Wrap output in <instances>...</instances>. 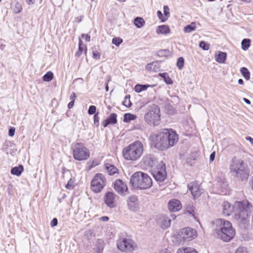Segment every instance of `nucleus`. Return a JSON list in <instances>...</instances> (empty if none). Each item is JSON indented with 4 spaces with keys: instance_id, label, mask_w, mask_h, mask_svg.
Here are the masks:
<instances>
[{
    "instance_id": "1",
    "label": "nucleus",
    "mask_w": 253,
    "mask_h": 253,
    "mask_svg": "<svg viewBox=\"0 0 253 253\" xmlns=\"http://www.w3.org/2000/svg\"><path fill=\"white\" fill-rule=\"evenodd\" d=\"M222 207L223 214L228 216L234 213L235 218L241 221L245 220L253 211L252 205L248 201L236 202L233 206L228 202H224Z\"/></svg>"
},
{
    "instance_id": "2",
    "label": "nucleus",
    "mask_w": 253,
    "mask_h": 253,
    "mask_svg": "<svg viewBox=\"0 0 253 253\" xmlns=\"http://www.w3.org/2000/svg\"><path fill=\"white\" fill-rule=\"evenodd\" d=\"M156 148L164 151L173 146L179 139L178 135L172 129H164L157 134L150 136Z\"/></svg>"
},
{
    "instance_id": "3",
    "label": "nucleus",
    "mask_w": 253,
    "mask_h": 253,
    "mask_svg": "<svg viewBox=\"0 0 253 253\" xmlns=\"http://www.w3.org/2000/svg\"><path fill=\"white\" fill-rule=\"evenodd\" d=\"M213 223L215 225L213 234L217 238L227 242L234 237L235 232L229 221L222 219H217Z\"/></svg>"
},
{
    "instance_id": "4",
    "label": "nucleus",
    "mask_w": 253,
    "mask_h": 253,
    "mask_svg": "<svg viewBox=\"0 0 253 253\" xmlns=\"http://www.w3.org/2000/svg\"><path fill=\"white\" fill-rule=\"evenodd\" d=\"M130 183L134 188L146 189L152 185V180L147 174L137 171L130 177Z\"/></svg>"
},
{
    "instance_id": "5",
    "label": "nucleus",
    "mask_w": 253,
    "mask_h": 253,
    "mask_svg": "<svg viewBox=\"0 0 253 253\" xmlns=\"http://www.w3.org/2000/svg\"><path fill=\"white\" fill-rule=\"evenodd\" d=\"M230 169L231 172L238 179L243 180L248 178V168L242 160L234 157L230 165Z\"/></svg>"
},
{
    "instance_id": "6",
    "label": "nucleus",
    "mask_w": 253,
    "mask_h": 253,
    "mask_svg": "<svg viewBox=\"0 0 253 253\" xmlns=\"http://www.w3.org/2000/svg\"><path fill=\"white\" fill-rule=\"evenodd\" d=\"M143 151L142 143L139 141H136L125 147L123 153L126 160L136 161L141 157Z\"/></svg>"
},
{
    "instance_id": "7",
    "label": "nucleus",
    "mask_w": 253,
    "mask_h": 253,
    "mask_svg": "<svg viewBox=\"0 0 253 253\" xmlns=\"http://www.w3.org/2000/svg\"><path fill=\"white\" fill-rule=\"evenodd\" d=\"M160 109L157 105L153 104L149 106L144 116L145 121L151 126H158L160 124Z\"/></svg>"
},
{
    "instance_id": "8",
    "label": "nucleus",
    "mask_w": 253,
    "mask_h": 253,
    "mask_svg": "<svg viewBox=\"0 0 253 253\" xmlns=\"http://www.w3.org/2000/svg\"><path fill=\"white\" fill-rule=\"evenodd\" d=\"M74 158L78 161L87 160L90 156L89 150L82 143H77L72 147Z\"/></svg>"
},
{
    "instance_id": "9",
    "label": "nucleus",
    "mask_w": 253,
    "mask_h": 253,
    "mask_svg": "<svg viewBox=\"0 0 253 253\" xmlns=\"http://www.w3.org/2000/svg\"><path fill=\"white\" fill-rule=\"evenodd\" d=\"M106 183L104 175L102 173L95 174L91 181L90 188L95 193L100 192Z\"/></svg>"
},
{
    "instance_id": "10",
    "label": "nucleus",
    "mask_w": 253,
    "mask_h": 253,
    "mask_svg": "<svg viewBox=\"0 0 253 253\" xmlns=\"http://www.w3.org/2000/svg\"><path fill=\"white\" fill-rule=\"evenodd\" d=\"M118 249L122 252H131L136 247L135 242L129 238H120L117 241Z\"/></svg>"
},
{
    "instance_id": "11",
    "label": "nucleus",
    "mask_w": 253,
    "mask_h": 253,
    "mask_svg": "<svg viewBox=\"0 0 253 253\" xmlns=\"http://www.w3.org/2000/svg\"><path fill=\"white\" fill-rule=\"evenodd\" d=\"M166 169L165 164L163 162L159 163L152 170L154 178L158 181H164L167 175Z\"/></svg>"
},
{
    "instance_id": "12",
    "label": "nucleus",
    "mask_w": 253,
    "mask_h": 253,
    "mask_svg": "<svg viewBox=\"0 0 253 253\" xmlns=\"http://www.w3.org/2000/svg\"><path fill=\"white\" fill-rule=\"evenodd\" d=\"M178 235L184 241H191L197 236V232L196 229L187 227L180 230Z\"/></svg>"
},
{
    "instance_id": "13",
    "label": "nucleus",
    "mask_w": 253,
    "mask_h": 253,
    "mask_svg": "<svg viewBox=\"0 0 253 253\" xmlns=\"http://www.w3.org/2000/svg\"><path fill=\"white\" fill-rule=\"evenodd\" d=\"M188 187L194 198L199 196L203 193V189L200 188L197 182L193 181L190 183Z\"/></svg>"
},
{
    "instance_id": "14",
    "label": "nucleus",
    "mask_w": 253,
    "mask_h": 253,
    "mask_svg": "<svg viewBox=\"0 0 253 253\" xmlns=\"http://www.w3.org/2000/svg\"><path fill=\"white\" fill-rule=\"evenodd\" d=\"M114 188L115 190L119 194H123L127 190V187L126 183H125L121 179H117L114 183Z\"/></svg>"
},
{
    "instance_id": "15",
    "label": "nucleus",
    "mask_w": 253,
    "mask_h": 253,
    "mask_svg": "<svg viewBox=\"0 0 253 253\" xmlns=\"http://www.w3.org/2000/svg\"><path fill=\"white\" fill-rule=\"evenodd\" d=\"M128 209L133 211H136L138 209L137 198L136 196H130L127 200Z\"/></svg>"
},
{
    "instance_id": "16",
    "label": "nucleus",
    "mask_w": 253,
    "mask_h": 253,
    "mask_svg": "<svg viewBox=\"0 0 253 253\" xmlns=\"http://www.w3.org/2000/svg\"><path fill=\"white\" fill-rule=\"evenodd\" d=\"M115 194L112 192H108L106 193L104 200L106 204L110 208L115 207Z\"/></svg>"
},
{
    "instance_id": "17",
    "label": "nucleus",
    "mask_w": 253,
    "mask_h": 253,
    "mask_svg": "<svg viewBox=\"0 0 253 253\" xmlns=\"http://www.w3.org/2000/svg\"><path fill=\"white\" fill-rule=\"evenodd\" d=\"M168 206L169 209L171 211H178L182 208L180 202L176 199H173L169 201Z\"/></svg>"
},
{
    "instance_id": "18",
    "label": "nucleus",
    "mask_w": 253,
    "mask_h": 253,
    "mask_svg": "<svg viewBox=\"0 0 253 253\" xmlns=\"http://www.w3.org/2000/svg\"><path fill=\"white\" fill-rule=\"evenodd\" d=\"M117 115L115 113H112L110 114L109 117L104 120L102 125L104 127H107L109 125H115L117 123Z\"/></svg>"
},
{
    "instance_id": "19",
    "label": "nucleus",
    "mask_w": 253,
    "mask_h": 253,
    "mask_svg": "<svg viewBox=\"0 0 253 253\" xmlns=\"http://www.w3.org/2000/svg\"><path fill=\"white\" fill-rule=\"evenodd\" d=\"M158 222L162 228L166 229L170 226L171 220L168 216L162 215L159 218Z\"/></svg>"
},
{
    "instance_id": "20",
    "label": "nucleus",
    "mask_w": 253,
    "mask_h": 253,
    "mask_svg": "<svg viewBox=\"0 0 253 253\" xmlns=\"http://www.w3.org/2000/svg\"><path fill=\"white\" fill-rule=\"evenodd\" d=\"M154 165V161L150 156L144 157L141 162V165L146 169L152 168Z\"/></svg>"
},
{
    "instance_id": "21",
    "label": "nucleus",
    "mask_w": 253,
    "mask_h": 253,
    "mask_svg": "<svg viewBox=\"0 0 253 253\" xmlns=\"http://www.w3.org/2000/svg\"><path fill=\"white\" fill-rule=\"evenodd\" d=\"M218 187H220V194L222 195H226L228 193V188L227 182L223 179L222 181H219L218 182Z\"/></svg>"
},
{
    "instance_id": "22",
    "label": "nucleus",
    "mask_w": 253,
    "mask_h": 253,
    "mask_svg": "<svg viewBox=\"0 0 253 253\" xmlns=\"http://www.w3.org/2000/svg\"><path fill=\"white\" fill-rule=\"evenodd\" d=\"M145 68L148 71L157 72L160 69V65L158 61L153 62L147 64Z\"/></svg>"
},
{
    "instance_id": "23",
    "label": "nucleus",
    "mask_w": 253,
    "mask_h": 253,
    "mask_svg": "<svg viewBox=\"0 0 253 253\" xmlns=\"http://www.w3.org/2000/svg\"><path fill=\"white\" fill-rule=\"evenodd\" d=\"M105 167L108 173L110 175H114L116 173H118V169L112 165L109 164H106L105 165Z\"/></svg>"
},
{
    "instance_id": "24",
    "label": "nucleus",
    "mask_w": 253,
    "mask_h": 253,
    "mask_svg": "<svg viewBox=\"0 0 253 253\" xmlns=\"http://www.w3.org/2000/svg\"><path fill=\"white\" fill-rule=\"evenodd\" d=\"M227 54L225 52L218 51L215 55L216 61L220 63H224L226 59Z\"/></svg>"
},
{
    "instance_id": "25",
    "label": "nucleus",
    "mask_w": 253,
    "mask_h": 253,
    "mask_svg": "<svg viewBox=\"0 0 253 253\" xmlns=\"http://www.w3.org/2000/svg\"><path fill=\"white\" fill-rule=\"evenodd\" d=\"M197 157V154L196 153H191L186 158V162L190 166H192L194 161Z\"/></svg>"
},
{
    "instance_id": "26",
    "label": "nucleus",
    "mask_w": 253,
    "mask_h": 253,
    "mask_svg": "<svg viewBox=\"0 0 253 253\" xmlns=\"http://www.w3.org/2000/svg\"><path fill=\"white\" fill-rule=\"evenodd\" d=\"M170 32V29L169 26L167 25H162L158 26L157 29L158 34H167Z\"/></svg>"
},
{
    "instance_id": "27",
    "label": "nucleus",
    "mask_w": 253,
    "mask_h": 253,
    "mask_svg": "<svg viewBox=\"0 0 253 253\" xmlns=\"http://www.w3.org/2000/svg\"><path fill=\"white\" fill-rule=\"evenodd\" d=\"M24 168L23 166L20 165L18 167H15L11 169V173L13 175L19 176L23 171Z\"/></svg>"
},
{
    "instance_id": "28",
    "label": "nucleus",
    "mask_w": 253,
    "mask_h": 253,
    "mask_svg": "<svg viewBox=\"0 0 253 253\" xmlns=\"http://www.w3.org/2000/svg\"><path fill=\"white\" fill-rule=\"evenodd\" d=\"M176 253H198V252L193 248L186 247L179 249Z\"/></svg>"
},
{
    "instance_id": "29",
    "label": "nucleus",
    "mask_w": 253,
    "mask_h": 253,
    "mask_svg": "<svg viewBox=\"0 0 253 253\" xmlns=\"http://www.w3.org/2000/svg\"><path fill=\"white\" fill-rule=\"evenodd\" d=\"M144 24L145 21L144 19L141 17H137L135 18L134 20V24L138 28H140L142 27Z\"/></svg>"
},
{
    "instance_id": "30",
    "label": "nucleus",
    "mask_w": 253,
    "mask_h": 253,
    "mask_svg": "<svg viewBox=\"0 0 253 253\" xmlns=\"http://www.w3.org/2000/svg\"><path fill=\"white\" fill-rule=\"evenodd\" d=\"M149 86L150 85L147 84H137L134 87V90L136 92H140L146 90Z\"/></svg>"
},
{
    "instance_id": "31",
    "label": "nucleus",
    "mask_w": 253,
    "mask_h": 253,
    "mask_svg": "<svg viewBox=\"0 0 253 253\" xmlns=\"http://www.w3.org/2000/svg\"><path fill=\"white\" fill-rule=\"evenodd\" d=\"M136 118V116L130 113L125 114L124 116V122H129L131 120H134Z\"/></svg>"
},
{
    "instance_id": "32",
    "label": "nucleus",
    "mask_w": 253,
    "mask_h": 253,
    "mask_svg": "<svg viewBox=\"0 0 253 253\" xmlns=\"http://www.w3.org/2000/svg\"><path fill=\"white\" fill-rule=\"evenodd\" d=\"M240 72L242 76L246 80H249L250 78V73L248 69L246 67H242L240 69Z\"/></svg>"
},
{
    "instance_id": "33",
    "label": "nucleus",
    "mask_w": 253,
    "mask_h": 253,
    "mask_svg": "<svg viewBox=\"0 0 253 253\" xmlns=\"http://www.w3.org/2000/svg\"><path fill=\"white\" fill-rule=\"evenodd\" d=\"M159 76L161 77L168 84H172V80L169 77L167 73H160Z\"/></svg>"
},
{
    "instance_id": "34",
    "label": "nucleus",
    "mask_w": 253,
    "mask_h": 253,
    "mask_svg": "<svg viewBox=\"0 0 253 253\" xmlns=\"http://www.w3.org/2000/svg\"><path fill=\"white\" fill-rule=\"evenodd\" d=\"M251 41L248 39H244L242 41V48L243 50H246L248 49L250 46Z\"/></svg>"
},
{
    "instance_id": "35",
    "label": "nucleus",
    "mask_w": 253,
    "mask_h": 253,
    "mask_svg": "<svg viewBox=\"0 0 253 253\" xmlns=\"http://www.w3.org/2000/svg\"><path fill=\"white\" fill-rule=\"evenodd\" d=\"M84 49V45L83 44V42L81 39H79V49L77 52L76 53L75 56L79 57L83 53Z\"/></svg>"
},
{
    "instance_id": "36",
    "label": "nucleus",
    "mask_w": 253,
    "mask_h": 253,
    "mask_svg": "<svg viewBox=\"0 0 253 253\" xmlns=\"http://www.w3.org/2000/svg\"><path fill=\"white\" fill-rule=\"evenodd\" d=\"M196 26L195 24L194 23H192L191 24L187 25L184 27V31L185 33H190L193 31L195 30Z\"/></svg>"
},
{
    "instance_id": "37",
    "label": "nucleus",
    "mask_w": 253,
    "mask_h": 253,
    "mask_svg": "<svg viewBox=\"0 0 253 253\" xmlns=\"http://www.w3.org/2000/svg\"><path fill=\"white\" fill-rule=\"evenodd\" d=\"M53 78V74L51 72H47L42 78L43 81L44 82H49Z\"/></svg>"
},
{
    "instance_id": "38",
    "label": "nucleus",
    "mask_w": 253,
    "mask_h": 253,
    "mask_svg": "<svg viewBox=\"0 0 253 253\" xmlns=\"http://www.w3.org/2000/svg\"><path fill=\"white\" fill-rule=\"evenodd\" d=\"M22 9V7L21 4L18 2H15L13 8V11L15 13H19L21 11Z\"/></svg>"
},
{
    "instance_id": "39",
    "label": "nucleus",
    "mask_w": 253,
    "mask_h": 253,
    "mask_svg": "<svg viewBox=\"0 0 253 253\" xmlns=\"http://www.w3.org/2000/svg\"><path fill=\"white\" fill-rule=\"evenodd\" d=\"M123 104L124 106H126V107H130L131 106L132 104L130 101L129 95L126 96L125 98V100L123 101Z\"/></svg>"
},
{
    "instance_id": "40",
    "label": "nucleus",
    "mask_w": 253,
    "mask_h": 253,
    "mask_svg": "<svg viewBox=\"0 0 253 253\" xmlns=\"http://www.w3.org/2000/svg\"><path fill=\"white\" fill-rule=\"evenodd\" d=\"M184 63V59L183 57H180L178 58L177 63H176V65L179 70H181L182 69V68L183 67Z\"/></svg>"
},
{
    "instance_id": "41",
    "label": "nucleus",
    "mask_w": 253,
    "mask_h": 253,
    "mask_svg": "<svg viewBox=\"0 0 253 253\" xmlns=\"http://www.w3.org/2000/svg\"><path fill=\"white\" fill-rule=\"evenodd\" d=\"M186 212L191 215L194 219H196V217L194 215V211L191 205L187 206L186 208Z\"/></svg>"
},
{
    "instance_id": "42",
    "label": "nucleus",
    "mask_w": 253,
    "mask_h": 253,
    "mask_svg": "<svg viewBox=\"0 0 253 253\" xmlns=\"http://www.w3.org/2000/svg\"><path fill=\"white\" fill-rule=\"evenodd\" d=\"M199 46L205 50H208L210 48V45L204 41H202L200 42Z\"/></svg>"
},
{
    "instance_id": "43",
    "label": "nucleus",
    "mask_w": 253,
    "mask_h": 253,
    "mask_svg": "<svg viewBox=\"0 0 253 253\" xmlns=\"http://www.w3.org/2000/svg\"><path fill=\"white\" fill-rule=\"evenodd\" d=\"M169 54V51L168 49H162L158 51V55L161 57L166 56Z\"/></svg>"
},
{
    "instance_id": "44",
    "label": "nucleus",
    "mask_w": 253,
    "mask_h": 253,
    "mask_svg": "<svg viewBox=\"0 0 253 253\" xmlns=\"http://www.w3.org/2000/svg\"><path fill=\"white\" fill-rule=\"evenodd\" d=\"M123 42V40L120 38H114L112 39V43L116 46H119Z\"/></svg>"
},
{
    "instance_id": "45",
    "label": "nucleus",
    "mask_w": 253,
    "mask_h": 253,
    "mask_svg": "<svg viewBox=\"0 0 253 253\" xmlns=\"http://www.w3.org/2000/svg\"><path fill=\"white\" fill-rule=\"evenodd\" d=\"M96 110V106H95L94 105L90 106L89 107V109L88 110V113L89 115H93V114L95 115Z\"/></svg>"
},
{
    "instance_id": "46",
    "label": "nucleus",
    "mask_w": 253,
    "mask_h": 253,
    "mask_svg": "<svg viewBox=\"0 0 253 253\" xmlns=\"http://www.w3.org/2000/svg\"><path fill=\"white\" fill-rule=\"evenodd\" d=\"M235 253H248L245 247H241L237 249Z\"/></svg>"
},
{
    "instance_id": "47",
    "label": "nucleus",
    "mask_w": 253,
    "mask_h": 253,
    "mask_svg": "<svg viewBox=\"0 0 253 253\" xmlns=\"http://www.w3.org/2000/svg\"><path fill=\"white\" fill-rule=\"evenodd\" d=\"M73 183L74 180H72L71 178L70 179L67 184L65 186L66 188L68 189H72L74 187Z\"/></svg>"
},
{
    "instance_id": "48",
    "label": "nucleus",
    "mask_w": 253,
    "mask_h": 253,
    "mask_svg": "<svg viewBox=\"0 0 253 253\" xmlns=\"http://www.w3.org/2000/svg\"><path fill=\"white\" fill-rule=\"evenodd\" d=\"M98 113L95 114L94 116V124L96 126H98L99 125V118L98 116Z\"/></svg>"
},
{
    "instance_id": "49",
    "label": "nucleus",
    "mask_w": 253,
    "mask_h": 253,
    "mask_svg": "<svg viewBox=\"0 0 253 253\" xmlns=\"http://www.w3.org/2000/svg\"><path fill=\"white\" fill-rule=\"evenodd\" d=\"M164 13L166 16H169V9L168 6L165 5L164 6Z\"/></svg>"
},
{
    "instance_id": "50",
    "label": "nucleus",
    "mask_w": 253,
    "mask_h": 253,
    "mask_svg": "<svg viewBox=\"0 0 253 253\" xmlns=\"http://www.w3.org/2000/svg\"><path fill=\"white\" fill-rule=\"evenodd\" d=\"M15 128L14 127H11L8 130V135L9 136L12 137L14 135Z\"/></svg>"
},
{
    "instance_id": "51",
    "label": "nucleus",
    "mask_w": 253,
    "mask_h": 253,
    "mask_svg": "<svg viewBox=\"0 0 253 253\" xmlns=\"http://www.w3.org/2000/svg\"><path fill=\"white\" fill-rule=\"evenodd\" d=\"M58 224V220L56 218H54L51 221L50 225L52 227L56 226Z\"/></svg>"
},
{
    "instance_id": "52",
    "label": "nucleus",
    "mask_w": 253,
    "mask_h": 253,
    "mask_svg": "<svg viewBox=\"0 0 253 253\" xmlns=\"http://www.w3.org/2000/svg\"><path fill=\"white\" fill-rule=\"evenodd\" d=\"M100 53H98L97 51H93V57L94 59H99L100 58Z\"/></svg>"
},
{
    "instance_id": "53",
    "label": "nucleus",
    "mask_w": 253,
    "mask_h": 253,
    "mask_svg": "<svg viewBox=\"0 0 253 253\" xmlns=\"http://www.w3.org/2000/svg\"><path fill=\"white\" fill-rule=\"evenodd\" d=\"M83 38H84L86 41L89 42L90 41V37L88 35L83 34L82 35Z\"/></svg>"
},
{
    "instance_id": "54",
    "label": "nucleus",
    "mask_w": 253,
    "mask_h": 253,
    "mask_svg": "<svg viewBox=\"0 0 253 253\" xmlns=\"http://www.w3.org/2000/svg\"><path fill=\"white\" fill-rule=\"evenodd\" d=\"M157 16L160 19H161L162 22L165 21V20L162 19L163 14L161 11L159 10L157 11Z\"/></svg>"
},
{
    "instance_id": "55",
    "label": "nucleus",
    "mask_w": 253,
    "mask_h": 253,
    "mask_svg": "<svg viewBox=\"0 0 253 253\" xmlns=\"http://www.w3.org/2000/svg\"><path fill=\"white\" fill-rule=\"evenodd\" d=\"M100 221H107L109 220V217L107 216H102L99 218Z\"/></svg>"
},
{
    "instance_id": "56",
    "label": "nucleus",
    "mask_w": 253,
    "mask_h": 253,
    "mask_svg": "<svg viewBox=\"0 0 253 253\" xmlns=\"http://www.w3.org/2000/svg\"><path fill=\"white\" fill-rule=\"evenodd\" d=\"M215 155V152H213L211 154L210 156V160L212 162L214 160Z\"/></svg>"
},
{
    "instance_id": "57",
    "label": "nucleus",
    "mask_w": 253,
    "mask_h": 253,
    "mask_svg": "<svg viewBox=\"0 0 253 253\" xmlns=\"http://www.w3.org/2000/svg\"><path fill=\"white\" fill-rule=\"evenodd\" d=\"M76 98V93L75 92H72L70 95V99L72 100L71 101H75Z\"/></svg>"
},
{
    "instance_id": "58",
    "label": "nucleus",
    "mask_w": 253,
    "mask_h": 253,
    "mask_svg": "<svg viewBox=\"0 0 253 253\" xmlns=\"http://www.w3.org/2000/svg\"><path fill=\"white\" fill-rule=\"evenodd\" d=\"M74 103H75V101H71L69 102V103L68 104V107L69 108V109H71L72 108H73L74 105Z\"/></svg>"
},
{
    "instance_id": "59",
    "label": "nucleus",
    "mask_w": 253,
    "mask_h": 253,
    "mask_svg": "<svg viewBox=\"0 0 253 253\" xmlns=\"http://www.w3.org/2000/svg\"><path fill=\"white\" fill-rule=\"evenodd\" d=\"M26 1L29 5H30L34 4L35 1V0H26Z\"/></svg>"
},
{
    "instance_id": "60",
    "label": "nucleus",
    "mask_w": 253,
    "mask_h": 253,
    "mask_svg": "<svg viewBox=\"0 0 253 253\" xmlns=\"http://www.w3.org/2000/svg\"><path fill=\"white\" fill-rule=\"evenodd\" d=\"M243 100L244 101V102L248 104H251V101L248 99L247 98H243Z\"/></svg>"
},
{
    "instance_id": "61",
    "label": "nucleus",
    "mask_w": 253,
    "mask_h": 253,
    "mask_svg": "<svg viewBox=\"0 0 253 253\" xmlns=\"http://www.w3.org/2000/svg\"><path fill=\"white\" fill-rule=\"evenodd\" d=\"M238 82V84H244V81L241 79H239Z\"/></svg>"
},
{
    "instance_id": "62",
    "label": "nucleus",
    "mask_w": 253,
    "mask_h": 253,
    "mask_svg": "<svg viewBox=\"0 0 253 253\" xmlns=\"http://www.w3.org/2000/svg\"><path fill=\"white\" fill-rule=\"evenodd\" d=\"M105 90L107 92L108 91V90H109V86H108V83H105Z\"/></svg>"
},
{
    "instance_id": "63",
    "label": "nucleus",
    "mask_w": 253,
    "mask_h": 253,
    "mask_svg": "<svg viewBox=\"0 0 253 253\" xmlns=\"http://www.w3.org/2000/svg\"><path fill=\"white\" fill-rule=\"evenodd\" d=\"M247 139L248 140H249L251 143H252V144L253 143V138H252V137H247Z\"/></svg>"
},
{
    "instance_id": "64",
    "label": "nucleus",
    "mask_w": 253,
    "mask_h": 253,
    "mask_svg": "<svg viewBox=\"0 0 253 253\" xmlns=\"http://www.w3.org/2000/svg\"><path fill=\"white\" fill-rule=\"evenodd\" d=\"M159 253H170L169 252H168V251H167L165 250H163V251H162L161 252H160Z\"/></svg>"
}]
</instances>
